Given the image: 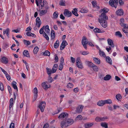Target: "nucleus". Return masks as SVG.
Masks as SVG:
<instances>
[{"instance_id":"obj_42","label":"nucleus","mask_w":128,"mask_h":128,"mask_svg":"<svg viewBox=\"0 0 128 128\" xmlns=\"http://www.w3.org/2000/svg\"><path fill=\"white\" fill-rule=\"evenodd\" d=\"M8 46V44L5 43L3 44L2 48L4 50L6 49Z\"/></svg>"},{"instance_id":"obj_53","label":"nucleus","mask_w":128,"mask_h":128,"mask_svg":"<svg viewBox=\"0 0 128 128\" xmlns=\"http://www.w3.org/2000/svg\"><path fill=\"white\" fill-rule=\"evenodd\" d=\"M0 90L2 91L4 90V86L2 82H0Z\"/></svg>"},{"instance_id":"obj_9","label":"nucleus","mask_w":128,"mask_h":128,"mask_svg":"<svg viewBox=\"0 0 128 128\" xmlns=\"http://www.w3.org/2000/svg\"><path fill=\"white\" fill-rule=\"evenodd\" d=\"M68 114L66 112H62L58 116V118L59 119H62L63 118H66L68 116Z\"/></svg>"},{"instance_id":"obj_23","label":"nucleus","mask_w":128,"mask_h":128,"mask_svg":"<svg viewBox=\"0 0 128 128\" xmlns=\"http://www.w3.org/2000/svg\"><path fill=\"white\" fill-rule=\"evenodd\" d=\"M45 31L48 34H50V30L49 28V26L48 25H46L44 27Z\"/></svg>"},{"instance_id":"obj_36","label":"nucleus","mask_w":128,"mask_h":128,"mask_svg":"<svg viewBox=\"0 0 128 128\" xmlns=\"http://www.w3.org/2000/svg\"><path fill=\"white\" fill-rule=\"evenodd\" d=\"M115 35L116 36H118L120 38H121L122 37V35L120 32L118 31L115 32Z\"/></svg>"},{"instance_id":"obj_62","label":"nucleus","mask_w":128,"mask_h":128,"mask_svg":"<svg viewBox=\"0 0 128 128\" xmlns=\"http://www.w3.org/2000/svg\"><path fill=\"white\" fill-rule=\"evenodd\" d=\"M58 65L57 64H55L54 65L53 67V68L55 69L56 70H57V69H58Z\"/></svg>"},{"instance_id":"obj_54","label":"nucleus","mask_w":128,"mask_h":128,"mask_svg":"<svg viewBox=\"0 0 128 128\" xmlns=\"http://www.w3.org/2000/svg\"><path fill=\"white\" fill-rule=\"evenodd\" d=\"M63 68V64L60 63V64L59 65V66L58 67V69L60 70H61Z\"/></svg>"},{"instance_id":"obj_17","label":"nucleus","mask_w":128,"mask_h":128,"mask_svg":"<svg viewBox=\"0 0 128 128\" xmlns=\"http://www.w3.org/2000/svg\"><path fill=\"white\" fill-rule=\"evenodd\" d=\"M100 23L102 26L104 28H106L107 26V23L106 21H100L99 22Z\"/></svg>"},{"instance_id":"obj_64","label":"nucleus","mask_w":128,"mask_h":128,"mask_svg":"<svg viewBox=\"0 0 128 128\" xmlns=\"http://www.w3.org/2000/svg\"><path fill=\"white\" fill-rule=\"evenodd\" d=\"M6 76L7 79L8 80H10V76L8 74H7V75H6Z\"/></svg>"},{"instance_id":"obj_4","label":"nucleus","mask_w":128,"mask_h":128,"mask_svg":"<svg viewBox=\"0 0 128 128\" xmlns=\"http://www.w3.org/2000/svg\"><path fill=\"white\" fill-rule=\"evenodd\" d=\"M80 61V58L79 57H78L76 60V65L78 68L82 69L83 68V66L82 63Z\"/></svg>"},{"instance_id":"obj_14","label":"nucleus","mask_w":128,"mask_h":128,"mask_svg":"<svg viewBox=\"0 0 128 128\" xmlns=\"http://www.w3.org/2000/svg\"><path fill=\"white\" fill-rule=\"evenodd\" d=\"M83 107L82 105L78 106L76 109V112L78 113L81 112L82 111Z\"/></svg>"},{"instance_id":"obj_33","label":"nucleus","mask_w":128,"mask_h":128,"mask_svg":"<svg viewBox=\"0 0 128 128\" xmlns=\"http://www.w3.org/2000/svg\"><path fill=\"white\" fill-rule=\"evenodd\" d=\"M39 50V48L38 46L35 47L33 50L34 53L35 54H36Z\"/></svg>"},{"instance_id":"obj_18","label":"nucleus","mask_w":128,"mask_h":128,"mask_svg":"<svg viewBox=\"0 0 128 128\" xmlns=\"http://www.w3.org/2000/svg\"><path fill=\"white\" fill-rule=\"evenodd\" d=\"M77 10L76 8H74L72 11V13L76 16H78V14L77 13Z\"/></svg>"},{"instance_id":"obj_3","label":"nucleus","mask_w":128,"mask_h":128,"mask_svg":"<svg viewBox=\"0 0 128 128\" xmlns=\"http://www.w3.org/2000/svg\"><path fill=\"white\" fill-rule=\"evenodd\" d=\"M109 4L112 7L115 8H116V5L118 4V0H110Z\"/></svg>"},{"instance_id":"obj_1","label":"nucleus","mask_w":128,"mask_h":128,"mask_svg":"<svg viewBox=\"0 0 128 128\" xmlns=\"http://www.w3.org/2000/svg\"><path fill=\"white\" fill-rule=\"evenodd\" d=\"M74 120L71 119H68L67 120L63 121L61 122L60 126L62 128H64V127H67L70 125L73 124Z\"/></svg>"},{"instance_id":"obj_34","label":"nucleus","mask_w":128,"mask_h":128,"mask_svg":"<svg viewBox=\"0 0 128 128\" xmlns=\"http://www.w3.org/2000/svg\"><path fill=\"white\" fill-rule=\"evenodd\" d=\"M50 52L48 50L45 51L43 53V55L44 56H50Z\"/></svg>"},{"instance_id":"obj_27","label":"nucleus","mask_w":128,"mask_h":128,"mask_svg":"<svg viewBox=\"0 0 128 128\" xmlns=\"http://www.w3.org/2000/svg\"><path fill=\"white\" fill-rule=\"evenodd\" d=\"M59 45V41L57 40L54 44V47L55 48H57Z\"/></svg>"},{"instance_id":"obj_29","label":"nucleus","mask_w":128,"mask_h":128,"mask_svg":"<svg viewBox=\"0 0 128 128\" xmlns=\"http://www.w3.org/2000/svg\"><path fill=\"white\" fill-rule=\"evenodd\" d=\"M105 104H110L112 103V101L111 99H108L104 100Z\"/></svg>"},{"instance_id":"obj_55","label":"nucleus","mask_w":128,"mask_h":128,"mask_svg":"<svg viewBox=\"0 0 128 128\" xmlns=\"http://www.w3.org/2000/svg\"><path fill=\"white\" fill-rule=\"evenodd\" d=\"M28 14H26V24H28Z\"/></svg>"},{"instance_id":"obj_44","label":"nucleus","mask_w":128,"mask_h":128,"mask_svg":"<svg viewBox=\"0 0 128 128\" xmlns=\"http://www.w3.org/2000/svg\"><path fill=\"white\" fill-rule=\"evenodd\" d=\"M55 58L54 60H55L54 62H58V56L57 54H55L54 55Z\"/></svg>"},{"instance_id":"obj_31","label":"nucleus","mask_w":128,"mask_h":128,"mask_svg":"<svg viewBox=\"0 0 128 128\" xmlns=\"http://www.w3.org/2000/svg\"><path fill=\"white\" fill-rule=\"evenodd\" d=\"M99 54L101 56H102L104 57H106V56L104 52L103 51H101L100 50H99Z\"/></svg>"},{"instance_id":"obj_56","label":"nucleus","mask_w":128,"mask_h":128,"mask_svg":"<svg viewBox=\"0 0 128 128\" xmlns=\"http://www.w3.org/2000/svg\"><path fill=\"white\" fill-rule=\"evenodd\" d=\"M51 39L53 40L55 38V33L51 34Z\"/></svg>"},{"instance_id":"obj_52","label":"nucleus","mask_w":128,"mask_h":128,"mask_svg":"<svg viewBox=\"0 0 128 128\" xmlns=\"http://www.w3.org/2000/svg\"><path fill=\"white\" fill-rule=\"evenodd\" d=\"M81 54L84 55H86L89 54V52L88 51H84L81 52Z\"/></svg>"},{"instance_id":"obj_46","label":"nucleus","mask_w":128,"mask_h":128,"mask_svg":"<svg viewBox=\"0 0 128 128\" xmlns=\"http://www.w3.org/2000/svg\"><path fill=\"white\" fill-rule=\"evenodd\" d=\"M43 36L47 40H49V37L45 32H44V34H43Z\"/></svg>"},{"instance_id":"obj_11","label":"nucleus","mask_w":128,"mask_h":128,"mask_svg":"<svg viewBox=\"0 0 128 128\" xmlns=\"http://www.w3.org/2000/svg\"><path fill=\"white\" fill-rule=\"evenodd\" d=\"M124 13V11L122 9H119L116 12V14L119 16L123 15Z\"/></svg>"},{"instance_id":"obj_60","label":"nucleus","mask_w":128,"mask_h":128,"mask_svg":"<svg viewBox=\"0 0 128 128\" xmlns=\"http://www.w3.org/2000/svg\"><path fill=\"white\" fill-rule=\"evenodd\" d=\"M34 99L33 100V101H34L37 98L38 95V94H34Z\"/></svg>"},{"instance_id":"obj_5","label":"nucleus","mask_w":128,"mask_h":128,"mask_svg":"<svg viewBox=\"0 0 128 128\" xmlns=\"http://www.w3.org/2000/svg\"><path fill=\"white\" fill-rule=\"evenodd\" d=\"M106 116L103 117H100L99 116H96L95 118V121L97 122L104 121L106 119H108Z\"/></svg>"},{"instance_id":"obj_49","label":"nucleus","mask_w":128,"mask_h":128,"mask_svg":"<svg viewBox=\"0 0 128 128\" xmlns=\"http://www.w3.org/2000/svg\"><path fill=\"white\" fill-rule=\"evenodd\" d=\"M7 88L8 90V92H9L10 94V95H12V90L10 86H7Z\"/></svg>"},{"instance_id":"obj_35","label":"nucleus","mask_w":128,"mask_h":128,"mask_svg":"<svg viewBox=\"0 0 128 128\" xmlns=\"http://www.w3.org/2000/svg\"><path fill=\"white\" fill-rule=\"evenodd\" d=\"M109 10L108 8H104L101 9L100 10V12H102V11H103L104 12L103 13H105V14L108 12V11Z\"/></svg>"},{"instance_id":"obj_6","label":"nucleus","mask_w":128,"mask_h":128,"mask_svg":"<svg viewBox=\"0 0 128 128\" xmlns=\"http://www.w3.org/2000/svg\"><path fill=\"white\" fill-rule=\"evenodd\" d=\"M42 86L43 88L45 90H47L48 88H50L51 86L48 84V82H43L42 84Z\"/></svg>"},{"instance_id":"obj_38","label":"nucleus","mask_w":128,"mask_h":128,"mask_svg":"<svg viewBox=\"0 0 128 128\" xmlns=\"http://www.w3.org/2000/svg\"><path fill=\"white\" fill-rule=\"evenodd\" d=\"M92 68L94 71L97 72L98 71V68L96 65L94 64V65L92 66Z\"/></svg>"},{"instance_id":"obj_30","label":"nucleus","mask_w":128,"mask_h":128,"mask_svg":"<svg viewBox=\"0 0 128 128\" xmlns=\"http://www.w3.org/2000/svg\"><path fill=\"white\" fill-rule=\"evenodd\" d=\"M111 78V76L109 74L107 75L104 78V80H110Z\"/></svg>"},{"instance_id":"obj_57","label":"nucleus","mask_w":128,"mask_h":128,"mask_svg":"<svg viewBox=\"0 0 128 128\" xmlns=\"http://www.w3.org/2000/svg\"><path fill=\"white\" fill-rule=\"evenodd\" d=\"M36 24L38 28H39L41 24V21L36 22Z\"/></svg>"},{"instance_id":"obj_15","label":"nucleus","mask_w":128,"mask_h":128,"mask_svg":"<svg viewBox=\"0 0 128 128\" xmlns=\"http://www.w3.org/2000/svg\"><path fill=\"white\" fill-rule=\"evenodd\" d=\"M94 31L96 33H100L104 32L105 31L104 30L100 29L98 28H95L94 30Z\"/></svg>"},{"instance_id":"obj_7","label":"nucleus","mask_w":128,"mask_h":128,"mask_svg":"<svg viewBox=\"0 0 128 128\" xmlns=\"http://www.w3.org/2000/svg\"><path fill=\"white\" fill-rule=\"evenodd\" d=\"M64 14L65 16H67L68 17H70L72 15L71 12L70 11L66 9L64 10Z\"/></svg>"},{"instance_id":"obj_32","label":"nucleus","mask_w":128,"mask_h":128,"mask_svg":"<svg viewBox=\"0 0 128 128\" xmlns=\"http://www.w3.org/2000/svg\"><path fill=\"white\" fill-rule=\"evenodd\" d=\"M101 126L105 128H108V124L105 122H102L101 124Z\"/></svg>"},{"instance_id":"obj_50","label":"nucleus","mask_w":128,"mask_h":128,"mask_svg":"<svg viewBox=\"0 0 128 128\" xmlns=\"http://www.w3.org/2000/svg\"><path fill=\"white\" fill-rule=\"evenodd\" d=\"M49 77L48 80V82L51 83L53 81V80L50 76H49Z\"/></svg>"},{"instance_id":"obj_26","label":"nucleus","mask_w":128,"mask_h":128,"mask_svg":"<svg viewBox=\"0 0 128 128\" xmlns=\"http://www.w3.org/2000/svg\"><path fill=\"white\" fill-rule=\"evenodd\" d=\"M59 5L61 6H66L65 0H60L59 2Z\"/></svg>"},{"instance_id":"obj_25","label":"nucleus","mask_w":128,"mask_h":128,"mask_svg":"<svg viewBox=\"0 0 128 128\" xmlns=\"http://www.w3.org/2000/svg\"><path fill=\"white\" fill-rule=\"evenodd\" d=\"M93 60L95 62L98 64H99L100 63V59L96 58H93Z\"/></svg>"},{"instance_id":"obj_2","label":"nucleus","mask_w":128,"mask_h":128,"mask_svg":"<svg viewBox=\"0 0 128 128\" xmlns=\"http://www.w3.org/2000/svg\"><path fill=\"white\" fill-rule=\"evenodd\" d=\"M100 18H98V20L99 22L100 21H104L108 20V18L105 13H102L99 16Z\"/></svg>"},{"instance_id":"obj_16","label":"nucleus","mask_w":128,"mask_h":128,"mask_svg":"<svg viewBox=\"0 0 128 128\" xmlns=\"http://www.w3.org/2000/svg\"><path fill=\"white\" fill-rule=\"evenodd\" d=\"M16 83L15 81H14L12 82V86L15 90H16L17 92H18V89L17 86L16 84Z\"/></svg>"},{"instance_id":"obj_40","label":"nucleus","mask_w":128,"mask_h":128,"mask_svg":"<svg viewBox=\"0 0 128 128\" xmlns=\"http://www.w3.org/2000/svg\"><path fill=\"white\" fill-rule=\"evenodd\" d=\"M82 116L79 115L75 119V120H81L82 119Z\"/></svg>"},{"instance_id":"obj_41","label":"nucleus","mask_w":128,"mask_h":128,"mask_svg":"<svg viewBox=\"0 0 128 128\" xmlns=\"http://www.w3.org/2000/svg\"><path fill=\"white\" fill-rule=\"evenodd\" d=\"M58 13L56 12H54L53 16L54 18H56L58 17Z\"/></svg>"},{"instance_id":"obj_58","label":"nucleus","mask_w":128,"mask_h":128,"mask_svg":"<svg viewBox=\"0 0 128 128\" xmlns=\"http://www.w3.org/2000/svg\"><path fill=\"white\" fill-rule=\"evenodd\" d=\"M34 94H38V90L36 87L34 89Z\"/></svg>"},{"instance_id":"obj_13","label":"nucleus","mask_w":128,"mask_h":128,"mask_svg":"<svg viewBox=\"0 0 128 128\" xmlns=\"http://www.w3.org/2000/svg\"><path fill=\"white\" fill-rule=\"evenodd\" d=\"M108 42V44L110 45L112 48H114V45L112 40L110 38H108L107 40Z\"/></svg>"},{"instance_id":"obj_61","label":"nucleus","mask_w":128,"mask_h":128,"mask_svg":"<svg viewBox=\"0 0 128 128\" xmlns=\"http://www.w3.org/2000/svg\"><path fill=\"white\" fill-rule=\"evenodd\" d=\"M14 124L13 123H12L10 124V128H14Z\"/></svg>"},{"instance_id":"obj_45","label":"nucleus","mask_w":128,"mask_h":128,"mask_svg":"<svg viewBox=\"0 0 128 128\" xmlns=\"http://www.w3.org/2000/svg\"><path fill=\"white\" fill-rule=\"evenodd\" d=\"M87 62L88 65L89 67H92V66L94 65L92 62L89 61Z\"/></svg>"},{"instance_id":"obj_48","label":"nucleus","mask_w":128,"mask_h":128,"mask_svg":"<svg viewBox=\"0 0 128 128\" xmlns=\"http://www.w3.org/2000/svg\"><path fill=\"white\" fill-rule=\"evenodd\" d=\"M92 3L94 7H96L97 6L96 2V1H92Z\"/></svg>"},{"instance_id":"obj_22","label":"nucleus","mask_w":128,"mask_h":128,"mask_svg":"<svg viewBox=\"0 0 128 128\" xmlns=\"http://www.w3.org/2000/svg\"><path fill=\"white\" fill-rule=\"evenodd\" d=\"M94 123L93 122H88L85 124V127L86 128H89L91 127L93 125Z\"/></svg>"},{"instance_id":"obj_12","label":"nucleus","mask_w":128,"mask_h":128,"mask_svg":"<svg viewBox=\"0 0 128 128\" xmlns=\"http://www.w3.org/2000/svg\"><path fill=\"white\" fill-rule=\"evenodd\" d=\"M1 61L2 63L7 64L8 62V60L7 58L5 56L2 57L1 59Z\"/></svg>"},{"instance_id":"obj_37","label":"nucleus","mask_w":128,"mask_h":128,"mask_svg":"<svg viewBox=\"0 0 128 128\" xmlns=\"http://www.w3.org/2000/svg\"><path fill=\"white\" fill-rule=\"evenodd\" d=\"M23 42L24 44H26L27 46L30 45L31 44V42L30 41L27 40H24Z\"/></svg>"},{"instance_id":"obj_24","label":"nucleus","mask_w":128,"mask_h":128,"mask_svg":"<svg viewBox=\"0 0 128 128\" xmlns=\"http://www.w3.org/2000/svg\"><path fill=\"white\" fill-rule=\"evenodd\" d=\"M97 105L100 106H102L105 104L104 100H101L98 102L97 104Z\"/></svg>"},{"instance_id":"obj_59","label":"nucleus","mask_w":128,"mask_h":128,"mask_svg":"<svg viewBox=\"0 0 128 128\" xmlns=\"http://www.w3.org/2000/svg\"><path fill=\"white\" fill-rule=\"evenodd\" d=\"M68 43L66 42V40H64L62 41V43L61 45L62 46H64V45H66V46L67 44Z\"/></svg>"},{"instance_id":"obj_21","label":"nucleus","mask_w":128,"mask_h":128,"mask_svg":"<svg viewBox=\"0 0 128 128\" xmlns=\"http://www.w3.org/2000/svg\"><path fill=\"white\" fill-rule=\"evenodd\" d=\"M86 37L84 36L82 39V44H88V41L86 42Z\"/></svg>"},{"instance_id":"obj_51","label":"nucleus","mask_w":128,"mask_h":128,"mask_svg":"<svg viewBox=\"0 0 128 128\" xmlns=\"http://www.w3.org/2000/svg\"><path fill=\"white\" fill-rule=\"evenodd\" d=\"M120 25H123V24H124V19L123 18H121L120 19Z\"/></svg>"},{"instance_id":"obj_43","label":"nucleus","mask_w":128,"mask_h":128,"mask_svg":"<svg viewBox=\"0 0 128 128\" xmlns=\"http://www.w3.org/2000/svg\"><path fill=\"white\" fill-rule=\"evenodd\" d=\"M116 98L118 100H119L120 99L122 98V96L120 94H118L116 95Z\"/></svg>"},{"instance_id":"obj_19","label":"nucleus","mask_w":128,"mask_h":128,"mask_svg":"<svg viewBox=\"0 0 128 128\" xmlns=\"http://www.w3.org/2000/svg\"><path fill=\"white\" fill-rule=\"evenodd\" d=\"M23 54L25 56L30 58V56L29 55V53L28 51L27 50H24L23 52Z\"/></svg>"},{"instance_id":"obj_39","label":"nucleus","mask_w":128,"mask_h":128,"mask_svg":"<svg viewBox=\"0 0 128 128\" xmlns=\"http://www.w3.org/2000/svg\"><path fill=\"white\" fill-rule=\"evenodd\" d=\"M44 26H43L40 30V34H44V32H45L44 30Z\"/></svg>"},{"instance_id":"obj_47","label":"nucleus","mask_w":128,"mask_h":128,"mask_svg":"<svg viewBox=\"0 0 128 128\" xmlns=\"http://www.w3.org/2000/svg\"><path fill=\"white\" fill-rule=\"evenodd\" d=\"M73 84L71 83H69L67 85V87L70 88H72L73 86Z\"/></svg>"},{"instance_id":"obj_20","label":"nucleus","mask_w":128,"mask_h":128,"mask_svg":"<svg viewBox=\"0 0 128 128\" xmlns=\"http://www.w3.org/2000/svg\"><path fill=\"white\" fill-rule=\"evenodd\" d=\"M106 57V61L110 65L112 64V60L111 59L109 56H108Z\"/></svg>"},{"instance_id":"obj_28","label":"nucleus","mask_w":128,"mask_h":128,"mask_svg":"<svg viewBox=\"0 0 128 128\" xmlns=\"http://www.w3.org/2000/svg\"><path fill=\"white\" fill-rule=\"evenodd\" d=\"M46 71L48 74L49 76H51V74L52 73L50 69L48 68H46Z\"/></svg>"},{"instance_id":"obj_10","label":"nucleus","mask_w":128,"mask_h":128,"mask_svg":"<svg viewBox=\"0 0 128 128\" xmlns=\"http://www.w3.org/2000/svg\"><path fill=\"white\" fill-rule=\"evenodd\" d=\"M40 8V6H39V7H38V8L39 9L38 10V8H37L36 9L38 11H40V16L44 15L47 12V11L46 10H40L39 9Z\"/></svg>"},{"instance_id":"obj_63","label":"nucleus","mask_w":128,"mask_h":128,"mask_svg":"<svg viewBox=\"0 0 128 128\" xmlns=\"http://www.w3.org/2000/svg\"><path fill=\"white\" fill-rule=\"evenodd\" d=\"M56 22L58 24V26H60L62 24L61 22L59 20H57L56 21Z\"/></svg>"},{"instance_id":"obj_8","label":"nucleus","mask_w":128,"mask_h":128,"mask_svg":"<svg viewBox=\"0 0 128 128\" xmlns=\"http://www.w3.org/2000/svg\"><path fill=\"white\" fill-rule=\"evenodd\" d=\"M46 102H40L38 106L40 109L41 112H43L44 111V108H45Z\"/></svg>"}]
</instances>
